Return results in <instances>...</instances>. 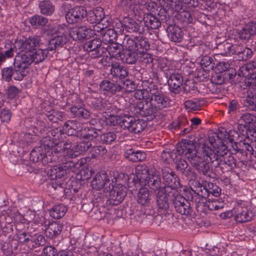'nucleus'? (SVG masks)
Returning <instances> with one entry per match:
<instances>
[{
    "label": "nucleus",
    "instance_id": "c03bdc74",
    "mask_svg": "<svg viewBox=\"0 0 256 256\" xmlns=\"http://www.w3.org/2000/svg\"><path fill=\"white\" fill-rule=\"evenodd\" d=\"M67 212V208L62 204L54 206L50 210V216L55 219H60L63 217Z\"/></svg>",
    "mask_w": 256,
    "mask_h": 256
},
{
    "label": "nucleus",
    "instance_id": "a878e982",
    "mask_svg": "<svg viewBox=\"0 0 256 256\" xmlns=\"http://www.w3.org/2000/svg\"><path fill=\"white\" fill-rule=\"evenodd\" d=\"M239 72L240 75L250 76V82L256 84V58L240 67Z\"/></svg>",
    "mask_w": 256,
    "mask_h": 256
},
{
    "label": "nucleus",
    "instance_id": "5701e85b",
    "mask_svg": "<svg viewBox=\"0 0 256 256\" xmlns=\"http://www.w3.org/2000/svg\"><path fill=\"white\" fill-rule=\"evenodd\" d=\"M122 24L128 32H138L139 34L146 33L145 28L142 22H136L131 18H124Z\"/></svg>",
    "mask_w": 256,
    "mask_h": 256
},
{
    "label": "nucleus",
    "instance_id": "473e14b6",
    "mask_svg": "<svg viewBox=\"0 0 256 256\" xmlns=\"http://www.w3.org/2000/svg\"><path fill=\"white\" fill-rule=\"evenodd\" d=\"M158 18L152 14H148L144 16L143 18L144 24L146 27V32L150 29L154 30L160 26V22Z\"/></svg>",
    "mask_w": 256,
    "mask_h": 256
},
{
    "label": "nucleus",
    "instance_id": "f257e3e1",
    "mask_svg": "<svg viewBox=\"0 0 256 256\" xmlns=\"http://www.w3.org/2000/svg\"><path fill=\"white\" fill-rule=\"evenodd\" d=\"M207 148H211L204 143L200 144L198 149L196 150V144L192 140L188 149L186 158L200 174L210 177L209 164L211 163L212 160L209 156H207L203 152Z\"/></svg>",
    "mask_w": 256,
    "mask_h": 256
},
{
    "label": "nucleus",
    "instance_id": "393cba45",
    "mask_svg": "<svg viewBox=\"0 0 256 256\" xmlns=\"http://www.w3.org/2000/svg\"><path fill=\"white\" fill-rule=\"evenodd\" d=\"M150 102L158 110L166 108L170 104L169 98L162 92L148 96Z\"/></svg>",
    "mask_w": 256,
    "mask_h": 256
},
{
    "label": "nucleus",
    "instance_id": "603ef678",
    "mask_svg": "<svg viewBox=\"0 0 256 256\" xmlns=\"http://www.w3.org/2000/svg\"><path fill=\"white\" fill-rule=\"evenodd\" d=\"M48 22V18L41 15H34L30 19V24L35 27L45 26Z\"/></svg>",
    "mask_w": 256,
    "mask_h": 256
},
{
    "label": "nucleus",
    "instance_id": "58836bf2",
    "mask_svg": "<svg viewBox=\"0 0 256 256\" xmlns=\"http://www.w3.org/2000/svg\"><path fill=\"white\" fill-rule=\"evenodd\" d=\"M57 142H54L52 138L46 136L44 137L40 142V147L46 151H52L53 154L57 150Z\"/></svg>",
    "mask_w": 256,
    "mask_h": 256
},
{
    "label": "nucleus",
    "instance_id": "20e7f679",
    "mask_svg": "<svg viewBox=\"0 0 256 256\" xmlns=\"http://www.w3.org/2000/svg\"><path fill=\"white\" fill-rule=\"evenodd\" d=\"M56 158V160L52 162H60L62 164L54 166L48 172L52 180L60 179L70 172H74L78 164V162L67 160L64 154H62V152H58Z\"/></svg>",
    "mask_w": 256,
    "mask_h": 256
},
{
    "label": "nucleus",
    "instance_id": "6e6552de",
    "mask_svg": "<svg viewBox=\"0 0 256 256\" xmlns=\"http://www.w3.org/2000/svg\"><path fill=\"white\" fill-rule=\"evenodd\" d=\"M191 142V140H184L178 144L176 149L172 150L170 149L166 148L161 154L162 160L164 162L170 164L172 162H174L178 156L184 155L186 157L188 149Z\"/></svg>",
    "mask_w": 256,
    "mask_h": 256
},
{
    "label": "nucleus",
    "instance_id": "39448f33",
    "mask_svg": "<svg viewBox=\"0 0 256 256\" xmlns=\"http://www.w3.org/2000/svg\"><path fill=\"white\" fill-rule=\"evenodd\" d=\"M194 187L192 188V190L194 192V195L191 196L192 200L196 198V199L198 200V202H200V197L206 198L210 194L218 197L221 194V188L216 184L211 182L204 181L202 184H201L198 181H194Z\"/></svg>",
    "mask_w": 256,
    "mask_h": 256
},
{
    "label": "nucleus",
    "instance_id": "69168bd1",
    "mask_svg": "<svg viewBox=\"0 0 256 256\" xmlns=\"http://www.w3.org/2000/svg\"><path fill=\"white\" fill-rule=\"evenodd\" d=\"M220 135H224L223 139L229 140L230 142H232L235 138L239 136V134L237 131L234 130H230L228 132L224 130V132H221Z\"/></svg>",
    "mask_w": 256,
    "mask_h": 256
},
{
    "label": "nucleus",
    "instance_id": "0e129e2a",
    "mask_svg": "<svg viewBox=\"0 0 256 256\" xmlns=\"http://www.w3.org/2000/svg\"><path fill=\"white\" fill-rule=\"evenodd\" d=\"M167 7L172 10L174 15L183 9L182 5L180 0H170L168 6H167Z\"/></svg>",
    "mask_w": 256,
    "mask_h": 256
},
{
    "label": "nucleus",
    "instance_id": "3c124183",
    "mask_svg": "<svg viewBox=\"0 0 256 256\" xmlns=\"http://www.w3.org/2000/svg\"><path fill=\"white\" fill-rule=\"evenodd\" d=\"M115 106L110 107V110H108V112H112V114H110L108 118H104V126H113L116 124H120V118H118L114 116V114L116 112L115 110Z\"/></svg>",
    "mask_w": 256,
    "mask_h": 256
},
{
    "label": "nucleus",
    "instance_id": "cd10ccee",
    "mask_svg": "<svg viewBox=\"0 0 256 256\" xmlns=\"http://www.w3.org/2000/svg\"><path fill=\"white\" fill-rule=\"evenodd\" d=\"M64 228V224L59 222H52L45 229L46 236L54 239L58 236Z\"/></svg>",
    "mask_w": 256,
    "mask_h": 256
},
{
    "label": "nucleus",
    "instance_id": "6ab92c4d",
    "mask_svg": "<svg viewBox=\"0 0 256 256\" xmlns=\"http://www.w3.org/2000/svg\"><path fill=\"white\" fill-rule=\"evenodd\" d=\"M136 108L140 116L146 117L148 120L154 119L156 116L158 110L148 100L137 103Z\"/></svg>",
    "mask_w": 256,
    "mask_h": 256
},
{
    "label": "nucleus",
    "instance_id": "5fc2aeb1",
    "mask_svg": "<svg viewBox=\"0 0 256 256\" xmlns=\"http://www.w3.org/2000/svg\"><path fill=\"white\" fill-rule=\"evenodd\" d=\"M62 152V154H64L66 158L70 160V161H74L73 158L82 154L76 144H74L72 149L69 150L66 152ZM75 161L78 162L76 160Z\"/></svg>",
    "mask_w": 256,
    "mask_h": 256
},
{
    "label": "nucleus",
    "instance_id": "aec40b11",
    "mask_svg": "<svg viewBox=\"0 0 256 256\" xmlns=\"http://www.w3.org/2000/svg\"><path fill=\"white\" fill-rule=\"evenodd\" d=\"M173 194V190H168V189H160L157 194L156 203L159 210H167L170 207L169 200L172 202L174 196H170Z\"/></svg>",
    "mask_w": 256,
    "mask_h": 256
},
{
    "label": "nucleus",
    "instance_id": "09e8293b",
    "mask_svg": "<svg viewBox=\"0 0 256 256\" xmlns=\"http://www.w3.org/2000/svg\"><path fill=\"white\" fill-rule=\"evenodd\" d=\"M2 77L6 81L10 82L13 76L14 78L16 80H21L24 77L22 76V78L17 79L16 68L14 67L13 69L12 67H7L4 68L2 70Z\"/></svg>",
    "mask_w": 256,
    "mask_h": 256
},
{
    "label": "nucleus",
    "instance_id": "b1692460",
    "mask_svg": "<svg viewBox=\"0 0 256 256\" xmlns=\"http://www.w3.org/2000/svg\"><path fill=\"white\" fill-rule=\"evenodd\" d=\"M169 127L172 130H180V134H184L190 132L193 128L190 126L188 120L184 116H179L170 124Z\"/></svg>",
    "mask_w": 256,
    "mask_h": 256
},
{
    "label": "nucleus",
    "instance_id": "13d9d810",
    "mask_svg": "<svg viewBox=\"0 0 256 256\" xmlns=\"http://www.w3.org/2000/svg\"><path fill=\"white\" fill-rule=\"evenodd\" d=\"M16 236L18 242L24 244H28L32 240V236L26 231L16 233Z\"/></svg>",
    "mask_w": 256,
    "mask_h": 256
},
{
    "label": "nucleus",
    "instance_id": "c756f323",
    "mask_svg": "<svg viewBox=\"0 0 256 256\" xmlns=\"http://www.w3.org/2000/svg\"><path fill=\"white\" fill-rule=\"evenodd\" d=\"M100 87L101 90L111 94L120 92L122 90L121 84L107 80H102L100 84Z\"/></svg>",
    "mask_w": 256,
    "mask_h": 256
},
{
    "label": "nucleus",
    "instance_id": "864d4df0",
    "mask_svg": "<svg viewBox=\"0 0 256 256\" xmlns=\"http://www.w3.org/2000/svg\"><path fill=\"white\" fill-rule=\"evenodd\" d=\"M122 85H121L122 90H120V92L122 93L134 92L138 87V84L136 83L135 81L129 79H126L122 81Z\"/></svg>",
    "mask_w": 256,
    "mask_h": 256
},
{
    "label": "nucleus",
    "instance_id": "bf43d9fd",
    "mask_svg": "<svg viewBox=\"0 0 256 256\" xmlns=\"http://www.w3.org/2000/svg\"><path fill=\"white\" fill-rule=\"evenodd\" d=\"M200 65L203 69L206 68V70H210L214 68V62L212 57L205 56L200 60Z\"/></svg>",
    "mask_w": 256,
    "mask_h": 256
},
{
    "label": "nucleus",
    "instance_id": "a18cd8bd",
    "mask_svg": "<svg viewBox=\"0 0 256 256\" xmlns=\"http://www.w3.org/2000/svg\"><path fill=\"white\" fill-rule=\"evenodd\" d=\"M174 17L184 25L190 24L193 20V18L190 12L184 8L178 13L175 14Z\"/></svg>",
    "mask_w": 256,
    "mask_h": 256
},
{
    "label": "nucleus",
    "instance_id": "4468645a",
    "mask_svg": "<svg viewBox=\"0 0 256 256\" xmlns=\"http://www.w3.org/2000/svg\"><path fill=\"white\" fill-rule=\"evenodd\" d=\"M162 176L165 186L161 189H168V190L172 191L176 190L180 186V180L172 169L168 167H164L162 170Z\"/></svg>",
    "mask_w": 256,
    "mask_h": 256
},
{
    "label": "nucleus",
    "instance_id": "9d476101",
    "mask_svg": "<svg viewBox=\"0 0 256 256\" xmlns=\"http://www.w3.org/2000/svg\"><path fill=\"white\" fill-rule=\"evenodd\" d=\"M120 126L130 132L136 134L144 130L146 124L143 120L136 119L134 116L124 115L120 118Z\"/></svg>",
    "mask_w": 256,
    "mask_h": 256
},
{
    "label": "nucleus",
    "instance_id": "7ed1b4c3",
    "mask_svg": "<svg viewBox=\"0 0 256 256\" xmlns=\"http://www.w3.org/2000/svg\"><path fill=\"white\" fill-rule=\"evenodd\" d=\"M69 38L68 34L62 26H58L56 35L51 38L45 48H39L32 52V58L34 64L42 62L48 56V51H53L56 48L64 46L68 42Z\"/></svg>",
    "mask_w": 256,
    "mask_h": 256
},
{
    "label": "nucleus",
    "instance_id": "f3484780",
    "mask_svg": "<svg viewBox=\"0 0 256 256\" xmlns=\"http://www.w3.org/2000/svg\"><path fill=\"white\" fill-rule=\"evenodd\" d=\"M118 5L135 16L140 17L144 13V6L140 4L139 0H120Z\"/></svg>",
    "mask_w": 256,
    "mask_h": 256
},
{
    "label": "nucleus",
    "instance_id": "79ce46f5",
    "mask_svg": "<svg viewBox=\"0 0 256 256\" xmlns=\"http://www.w3.org/2000/svg\"><path fill=\"white\" fill-rule=\"evenodd\" d=\"M106 48L111 57L116 58H118L119 57L121 58L122 52L124 49L123 46L121 44L114 42L108 45Z\"/></svg>",
    "mask_w": 256,
    "mask_h": 256
},
{
    "label": "nucleus",
    "instance_id": "ea45409f",
    "mask_svg": "<svg viewBox=\"0 0 256 256\" xmlns=\"http://www.w3.org/2000/svg\"><path fill=\"white\" fill-rule=\"evenodd\" d=\"M136 170V178L140 185L142 186L151 176L152 172L146 166H138Z\"/></svg>",
    "mask_w": 256,
    "mask_h": 256
},
{
    "label": "nucleus",
    "instance_id": "c85d7f7f",
    "mask_svg": "<svg viewBox=\"0 0 256 256\" xmlns=\"http://www.w3.org/2000/svg\"><path fill=\"white\" fill-rule=\"evenodd\" d=\"M124 156L132 162H138L144 160L146 158V154L143 151L132 148L124 152Z\"/></svg>",
    "mask_w": 256,
    "mask_h": 256
},
{
    "label": "nucleus",
    "instance_id": "338daca9",
    "mask_svg": "<svg viewBox=\"0 0 256 256\" xmlns=\"http://www.w3.org/2000/svg\"><path fill=\"white\" fill-rule=\"evenodd\" d=\"M240 120L250 126L251 124L256 122V116L249 113H244L240 117Z\"/></svg>",
    "mask_w": 256,
    "mask_h": 256
},
{
    "label": "nucleus",
    "instance_id": "72a5a7b5",
    "mask_svg": "<svg viewBox=\"0 0 256 256\" xmlns=\"http://www.w3.org/2000/svg\"><path fill=\"white\" fill-rule=\"evenodd\" d=\"M152 190L156 191L158 190H160L163 186H161V182L160 178L156 170L152 172L150 176L147 179L146 181L144 182L142 186H146Z\"/></svg>",
    "mask_w": 256,
    "mask_h": 256
},
{
    "label": "nucleus",
    "instance_id": "e433bc0d",
    "mask_svg": "<svg viewBox=\"0 0 256 256\" xmlns=\"http://www.w3.org/2000/svg\"><path fill=\"white\" fill-rule=\"evenodd\" d=\"M38 8L40 14L46 16H52L55 11V6L50 0L39 2Z\"/></svg>",
    "mask_w": 256,
    "mask_h": 256
},
{
    "label": "nucleus",
    "instance_id": "49530a36",
    "mask_svg": "<svg viewBox=\"0 0 256 256\" xmlns=\"http://www.w3.org/2000/svg\"><path fill=\"white\" fill-rule=\"evenodd\" d=\"M142 86L146 91L148 96H154L156 93L160 92L158 89V86L153 82L152 79L142 81Z\"/></svg>",
    "mask_w": 256,
    "mask_h": 256
},
{
    "label": "nucleus",
    "instance_id": "f704fd0d",
    "mask_svg": "<svg viewBox=\"0 0 256 256\" xmlns=\"http://www.w3.org/2000/svg\"><path fill=\"white\" fill-rule=\"evenodd\" d=\"M110 74L114 78L122 80L128 76V72L126 67L120 64H115L112 66Z\"/></svg>",
    "mask_w": 256,
    "mask_h": 256
},
{
    "label": "nucleus",
    "instance_id": "2eb2a0df",
    "mask_svg": "<svg viewBox=\"0 0 256 256\" xmlns=\"http://www.w3.org/2000/svg\"><path fill=\"white\" fill-rule=\"evenodd\" d=\"M165 76L168 78L167 82L170 91L175 94H179L180 92V86L184 82L182 76L174 72L173 70H166Z\"/></svg>",
    "mask_w": 256,
    "mask_h": 256
},
{
    "label": "nucleus",
    "instance_id": "774afa93",
    "mask_svg": "<svg viewBox=\"0 0 256 256\" xmlns=\"http://www.w3.org/2000/svg\"><path fill=\"white\" fill-rule=\"evenodd\" d=\"M28 224L26 220L22 216H20L19 220H18L15 224L16 233L25 232L26 229L28 228Z\"/></svg>",
    "mask_w": 256,
    "mask_h": 256
},
{
    "label": "nucleus",
    "instance_id": "423d86ee",
    "mask_svg": "<svg viewBox=\"0 0 256 256\" xmlns=\"http://www.w3.org/2000/svg\"><path fill=\"white\" fill-rule=\"evenodd\" d=\"M106 196H104L102 198H100V200L97 201L99 205L104 206V202L106 201L107 205L117 206L124 200L127 194V189L122 185L118 184L117 186H114L113 180L110 190H106Z\"/></svg>",
    "mask_w": 256,
    "mask_h": 256
},
{
    "label": "nucleus",
    "instance_id": "680f3d73",
    "mask_svg": "<svg viewBox=\"0 0 256 256\" xmlns=\"http://www.w3.org/2000/svg\"><path fill=\"white\" fill-rule=\"evenodd\" d=\"M162 220V216L160 214H157L154 216L148 215L146 216L144 220L148 225L159 226L161 224Z\"/></svg>",
    "mask_w": 256,
    "mask_h": 256
},
{
    "label": "nucleus",
    "instance_id": "c9c22d12",
    "mask_svg": "<svg viewBox=\"0 0 256 256\" xmlns=\"http://www.w3.org/2000/svg\"><path fill=\"white\" fill-rule=\"evenodd\" d=\"M102 44L108 45L114 42H116L118 38V34L112 28L106 29L105 32L102 33Z\"/></svg>",
    "mask_w": 256,
    "mask_h": 256
},
{
    "label": "nucleus",
    "instance_id": "de8ad7c7",
    "mask_svg": "<svg viewBox=\"0 0 256 256\" xmlns=\"http://www.w3.org/2000/svg\"><path fill=\"white\" fill-rule=\"evenodd\" d=\"M78 123L74 120L66 121L62 126L63 134L64 132L68 136H74L78 132Z\"/></svg>",
    "mask_w": 256,
    "mask_h": 256
},
{
    "label": "nucleus",
    "instance_id": "a211bd4d",
    "mask_svg": "<svg viewBox=\"0 0 256 256\" xmlns=\"http://www.w3.org/2000/svg\"><path fill=\"white\" fill-rule=\"evenodd\" d=\"M68 35L74 40L82 41L89 39L94 35V32L92 30L88 28L87 26H82L72 28Z\"/></svg>",
    "mask_w": 256,
    "mask_h": 256
},
{
    "label": "nucleus",
    "instance_id": "1a4fd4ad",
    "mask_svg": "<svg viewBox=\"0 0 256 256\" xmlns=\"http://www.w3.org/2000/svg\"><path fill=\"white\" fill-rule=\"evenodd\" d=\"M32 52H24L22 54H17L14 59V66L16 68L17 79L26 75V70L33 63Z\"/></svg>",
    "mask_w": 256,
    "mask_h": 256
},
{
    "label": "nucleus",
    "instance_id": "052dcab7",
    "mask_svg": "<svg viewBox=\"0 0 256 256\" xmlns=\"http://www.w3.org/2000/svg\"><path fill=\"white\" fill-rule=\"evenodd\" d=\"M74 144L72 140L70 139H68L63 142H58L56 152H66L72 149Z\"/></svg>",
    "mask_w": 256,
    "mask_h": 256
},
{
    "label": "nucleus",
    "instance_id": "6e6d98bb",
    "mask_svg": "<svg viewBox=\"0 0 256 256\" xmlns=\"http://www.w3.org/2000/svg\"><path fill=\"white\" fill-rule=\"evenodd\" d=\"M84 131L86 132V133L82 134V136L84 140L90 142L94 140L98 136L96 129L92 128L86 127L84 128Z\"/></svg>",
    "mask_w": 256,
    "mask_h": 256
},
{
    "label": "nucleus",
    "instance_id": "dca6fc26",
    "mask_svg": "<svg viewBox=\"0 0 256 256\" xmlns=\"http://www.w3.org/2000/svg\"><path fill=\"white\" fill-rule=\"evenodd\" d=\"M114 178L109 176L106 172L98 173L93 178L91 185L94 189L100 190L104 188V192L110 190Z\"/></svg>",
    "mask_w": 256,
    "mask_h": 256
},
{
    "label": "nucleus",
    "instance_id": "e2e57ef3",
    "mask_svg": "<svg viewBox=\"0 0 256 256\" xmlns=\"http://www.w3.org/2000/svg\"><path fill=\"white\" fill-rule=\"evenodd\" d=\"M246 140H240V153L243 156H248V155H252V146L246 142Z\"/></svg>",
    "mask_w": 256,
    "mask_h": 256
},
{
    "label": "nucleus",
    "instance_id": "bb28decb",
    "mask_svg": "<svg viewBox=\"0 0 256 256\" xmlns=\"http://www.w3.org/2000/svg\"><path fill=\"white\" fill-rule=\"evenodd\" d=\"M166 28L168 36L170 40L174 42H180L184 37V32L181 28L176 24L168 23Z\"/></svg>",
    "mask_w": 256,
    "mask_h": 256
},
{
    "label": "nucleus",
    "instance_id": "ddd939ff",
    "mask_svg": "<svg viewBox=\"0 0 256 256\" xmlns=\"http://www.w3.org/2000/svg\"><path fill=\"white\" fill-rule=\"evenodd\" d=\"M40 37L38 36H30L16 40L14 43L15 51L33 52L36 47H40Z\"/></svg>",
    "mask_w": 256,
    "mask_h": 256
},
{
    "label": "nucleus",
    "instance_id": "7c9ffc66",
    "mask_svg": "<svg viewBox=\"0 0 256 256\" xmlns=\"http://www.w3.org/2000/svg\"><path fill=\"white\" fill-rule=\"evenodd\" d=\"M89 105L96 110H102L106 108L107 110H110V107H113L114 105L106 103V101L100 97L92 96L88 100Z\"/></svg>",
    "mask_w": 256,
    "mask_h": 256
},
{
    "label": "nucleus",
    "instance_id": "37998d69",
    "mask_svg": "<svg viewBox=\"0 0 256 256\" xmlns=\"http://www.w3.org/2000/svg\"><path fill=\"white\" fill-rule=\"evenodd\" d=\"M239 60H247L250 58L253 54L252 50L244 46H238L236 50Z\"/></svg>",
    "mask_w": 256,
    "mask_h": 256
},
{
    "label": "nucleus",
    "instance_id": "2f4dec72",
    "mask_svg": "<svg viewBox=\"0 0 256 256\" xmlns=\"http://www.w3.org/2000/svg\"><path fill=\"white\" fill-rule=\"evenodd\" d=\"M154 197L152 192L146 188H141L137 194V202L142 205H148Z\"/></svg>",
    "mask_w": 256,
    "mask_h": 256
},
{
    "label": "nucleus",
    "instance_id": "f03ea898",
    "mask_svg": "<svg viewBox=\"0 0 256 256\" xmlns=\"http://www.w3.org/2000/svg\"><path fill=\"white\" fill-rule=\"evenodd\" d=\"M203 152L206 156H210L212 166L219 168L222 173L224 171H230L236 167V160L233 156L228 154L224 144L222 145V150L207 148Z\"/></svg>",
    "mask_w": 256,
    "mask_h": 256
},
{
    "label": "nucleus",
    "instance_id": "0eeeda50",
    "mask_svg": "<svg viewBox=\"0 0 256 256\" xmlns=\"http://www.w3.org/2000/svg\"><path fill=\"white\" fill-rule=\"evenodd\" d=\"M190 196H188V200L183 197L177 190H173V194L170 196H174L172 199V204L176 210L181 214L186 216H191L192 212V209L190 206V201L195 200L196 202L198 199L194 198L192 200L191 199V196L194 195V194L190 193Z\"/></svg>",
    "mask_w": 256,
    "mask_h": 256
},
{
    "label": "nucleus",
    "instance_id": "8fccbe9b",
    "mask_svg": "<svg viewBox=\"0 0 256 256\" xmlns=\"http://www.w3.org/2000/svg\"><path fill=\"white\" fill-rule=\"evenodd\" d=\"M70 112L76 116L88 119L90 116V112L84 107L73 106L70 108Z\"/></svg>",
    "mask_w": 256,
    "mask_h": 256
},
{
    "label": "nucleus",
    "instance_id": "4be33fe9",
    "mask_svg": "<svg viewBox=\"0 0 256 256\" xmlns=\"http://www.w3.org/2000/svg\"><path fill=\"white\" fill-rule=\"evenodd\" d=\"M233 215L237 222L244 223L252 220L254 216L252 210L240 206L235 208L233 210Z\"/></svg>",
    "mask_w": 256,
    "mask_h": 256
},
{
    "label": "nucleus",
    "instance_id": "4d7b16f0",
    "mask_svg": "<svg viewBox=\"0 0 256 256\" xmlns=\"http://www.w3.org/2000/svg\"><path fill=\"white\" fill-rule=\"evenodd\" d=\"M91 148L90 152L92 158L103 156L107 152V150L104 146H92Z\"/></svg>",
    "mask_w": 256,
    "mask_h": 256
},
{
    "label": "nucleus",
    "instance_id": "412c9836",
    "mask_svg": "<svg viewBox=\"0 0 256 256\" xmlns=\"http://www.w3.org/2000/svg\"><path fill=\"white\" fill-rule=\"evenodd\" d=\"M87 14V11L83 6H76L70 9L66 14V18L69 24L78 22Z\"/></svg>",
    "mask_w": 256,
    "mask_h": 256
},
{
    "label": "nucleus",
    "instance_id": "a19ab883",
    "mask_svg": "<svg viewBox=\"0 0 256 256\" xmlns=\"http://www.w3.org/2000/svg\"><path fill=\"white\" fill-rule=\"evenodd\" d=\"M102 44L101 40L100 38H94L86 42L84 45V48L88 52H96V54H94L93 58H96L98 57V48H100Z\"/></svg>",
    "mask_w": 256,
    "mask_h": 256
},
{
    "label": "nucleus",
    "instance_id": "f8f14e48",
    "mask_svg": "<svg viewBox=\"0 0 256 256\" xmlns=\"http://www.w3.org/2000/svg\"><path fill=\"white\" fill-rule=\"evenodd\" d=\"M39 146L35 147L30 153V160L34 162H41L44 165L55 161L58 152L46 151Z\"/></svg>",
    "mask_w": 256,
    "mask_h": 256
},
{
    "label": "nucleus",
    "instance_id": "9b49d317",
    "mask_svg": "<svg viewBox=\"0 0 256 256\" xmlns=\"http://www.w3.org/2000/svg\"><path fill=\"white\" fill-rule=\"evenodd\" d=\"M123 44L126 49L133 50L137 52L147 51L150 49V45L148 40L142 36H126Z\"/></svg>",
    "mask_w": 256,
    "mask_h": 256
},
{
    "label": "nucleus",
    "instance_id": "4c0bfd02",
    "mask_svg": "<svg viewBox=\"0 0 256 256\" xmlns=\"http://www.w3.org/2000/svg\"><path fill=\"white\" fill-rule=\"evenodd\" d=\"M120 58L124 63L128 64H135L138 60V52L126 49L125 52L122 54Z\"/></svg>",
    "mask_w": 256,
    "mask_h": 256
}]
</instances>
